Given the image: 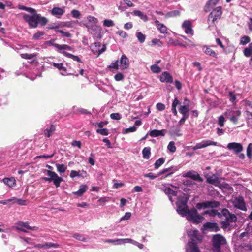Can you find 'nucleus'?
Listing matches in <instances>:
<instances>
[{
  "label": "nucleus",
  "mask_w": 252,
  "mask_h": 252,
  "mask_svg": "<svg viewBox=\"0 0 252 252\" xmlns=\"http://www.w3.org/2000/svg\"><path fill=\"white\" fill-rule=\"evenodd\" d=\"M227 148L230 150H233L236 154L240 153L243 149L242 145L236 142L229 143L228 144Z\"/></svg>",
  "instance_id": "obj_15"
},
{
  "label": "nucleus",
  "mask_w": 252,
  "mask_h": 252,
  "mask_svg": "<svg viewBox=\"0 0 252 252\" xmlns=\"http://www.w3.org/2000/svg\"><path fill=\"white\" fill-rule=\"evenodd\" d=\"M9 201H12L13 203H17L21 205H26V204L25 203V200H22L21 199L17 198L16 197H13L12 198H10L8 199Z\"/></svg>",
  "instance_id": "obj_39"
},
{
  "label": "nucleus",
  "mask_w": 252,
  "mask_h": 252,
  "mask_svg": "<svg viewBox=\"0 0 252 252\" xmlns=\"http://www.w3.org/2000/svg\"><path fill=\"white\" fill-rule=\"evenodd\" d=\"M107 124V121H102L99 123H93V125L95 126H98L99 128L103 127L105 125Z\"/></svg>",
  "instance_id": "obj_59"
},
{
  "label": "nucleus",
  "mask_w": 252,
  "mask_h": 252,
  "mask_svg": "<svg viewBox=\"0 0 252 252\" xmlns=\"http://www.w3.org/2000/svg\"><path fill=\"white\" fill-rule=\"evenodd\" d=\"M32 15H28L25 13L23 14V18L24 21L28 23L31 28H35L37 27L39 14L36 12Z\"/></svg>",
  "instance_id": "obj_4"
},
{
  "label": "nucleus",
  "mask_w": 252,
  "mask_h": 252,
  "mask_svg": "<svg viewBox=\"0 0 252 252\" xmlns=\"http://www.w3.org/2000/svg\"><path fill=\"white\" fill-rule=\"evenodd\" d=\"M36 54L33 53V54H28V53H24V54H21V57L23 59H31L33 58L34 57H35L36 56Z\"/></svg>",
  "instance_id": "obj_45"
},
{
  "label": "nucleus",
  "mask_w": 252,
  "mask_h": 252,
  "mask_svg": "<svg viewBox=\"0 0 252 252\" xmlns=\"http://www.w3.org/2000/svg\"><path fill=\"white\" fill-rule=\"evenodd\" d=\"M192 23L189 20H185L182 25V28L184 30L185 33L188 34L192 35L193 34V31L192 28Z\"/></svg>",
  "instance_id": "obj_14"
},
{
  "label": "nucleus",
  "mask_w": 252,
  "mask_h": 252,
  "mask_svg": "<svg viewBox=\"0 0 252 252\" xmlns=\"http://www.w3.org/2000/svg\"><path fill=\"white\" fill-rule=\"evenodd\" d=\"M220 0H209L204 7L205 11L208 12L210 11V9L217 4Z\"/></svg>",
  "instance_id": "obj_23"
},
{
  "label": "nucleus",
  "mask_w": 252,
  "mask_h": 252,
  "mask_svg": "<svg viewBox=\"0 0 252 252\" xmlns=\"http://www.w3.org/2000/svg\"><path fill=\"white\" fill-rule=\"evenodd\" d=\"M165 162V159L163 158H161L158 160H156L154 164V167L155 169H158L160 166H161Z\"/></svg>",
  "instance_id": "obj_43"
},
{
  "label": "nucleus",
  "mask_w": 252,
  "mask_h": 252,
  "mask_svg": "<svg viewBox=\"0 0 252 252\" xmlns=\"http://www.w3.org/2000/svg\"><path fill=\"white\" fill-rule=\"evenodd\" d=\"M150 147H145L142 150L143 157L144 158L148 159L150 158L151 154Z\"/></svg>",
  "instance_id": "obj_37"
},
{
  "label": "nucleus",
  "mask_w": 252,
  "mask_h": 252,
  "mask_svg": "<svg viewBox=\"0 0 252 252\" xmlns=\"http://www.w3.org/2000/svg\"><path fill=\"white\" fill-rule=\"evenodd\" d=\"M13 228L16 230L21 231L24 232H27L26 229H29L33 231H36L38 228L36 226L31 227L29 226L28 222L18 221L16 223L15 225L13 226Z\"/></svg>",
  "instance_id": "obj_7"
},
{
  "label": "nucleus",
  "mask_w": 252,
  "mask_h": 252,
  "mask_svg": "<svg viewBox=\"0 0 252 252\" xmlns=\"http://www.w3.org/2000/svg\"><path fill=\"white\" fill-rule=\"evenodd\" d=\"M4 184L9 187H13L16 185V180L14 177L4 178L2 180Z\"/></svg>",
  "instance_id": "obj_24"
},
{
  "label": "nucleus",
  "mask_w": 252,
  "mask_h": 252,
  "mask_svg": "<svg viewBox=\"0 0 252 252\" xmlns=\"http://www.w3.org/2000/svg\"><path fill=\"white\" fill-rule=\"evenodd\" d=\"M204 229L210 230V231L217 232L220 230L219 226L216 223L206 222L203 225Z\"/></svg>",
  "instance_id": "obj_19"
},
{
  "label": "nucleus",
  "mask_w": 252,
  "mask_h": 252,
  "mask_svg": "<svg viewBox=\"0 0 252 252\" xmlns=\"http://www.w3.org/2000/svg\"><path fill=\"white\" fill-rule=\"evenodd\" d=\"M187 234L190 238L186 246V252H200L198 246L202 239V236L196 229H191L187 231Z\"/></svg>",
  "instance_id": "obj_2"
},
{
  "label": "nucleus",
  "mask_w": 252,
  "mask_h": 252,
  "mask_svg": "<svg viewBox=\"0 0 252 252\" xmlns=\"http://www.w3.org/2000/svg\"><path fill=\"white\" fill-rule=\"evenodd\" d=\"M114 79L116 81H120L124 79V75L122 73H118L114 76Z\"/></svg>",
  "instance_id": "obj_54"
},
{
  "label": "nucleus",
  "mask_w": 252,
  "mask_h": 252,
  "mask_svg": "<svg viewBox=\"0 0 252 252\" xmlns=\"http://www.w3.org/2000/svg\"><path fill=\"white\" fill-rule=\"evenodd\" d=\"M220 203L217 201H205L202 203H198L196 204V208L198 209H201L202 208H213V207H217L219 206Z\"/></svg>",
  "instance_id": "obj_12"
},
{
  "label": "nucleus",
  "mask_w": 252,
  "mask_h": 252,
  "mask_svg": "<svg viewBox=\"0 0 252 252\" xmlns=\"http://www.w3.org/2000/svg\"><path fill=\"white\" fill-rule=\"evenodd\" d=\"M76 113L82 114H91V113L87 110L82 108H79L76 110Z\"/></svg>",
  "instance_id": "obj_64"
},
{
  "label": "nucleus",
  "mask_w": 252,
  "mask_h": 252,
  "mask_svg": "<svg viewBox=\"0 0 252 252\" xmlns=\"http://www.w3.org/2000/svg\"><path fill=\"white\" fill-rule=\"evenodd\" d=\"M38 24L40 23L42 26H44L47 23V20L46 18L44 17H41L39 14V17H38Z\"/></svg>",
  "instance_id": "obj_52"
},
{
  "label": "nucleus",
  "mask_w": 252,
  "mask_h": 252,
  "mask_svg": "<svg viewBox=\"0 0 252 252\" xmlns=\"http://www.w3.org/2000/svg\"><path fill=\"white\" fill-rule=\"evenodd\" d=\"M96 132L102 135L106 136L109 134L108 130L106 128H100L96 130Z\"/></svg>",
  "instance_id": "obj_51"
},
{
  "label": "nucleus",
  "mask_w": 252,
  "mask_h": 252,
  "mask_svg": "<svg viewBox=\"0 0 252 252\" xmlns=\"http://www.w3.org/2000/svg\"><path fill=\"white\" fill-rule=\"evenodd\" d=\"M103 26L106 27H113L114 26V23L111 20L105 19L103 21Z\"/></svg>",
  "instance_id": "obj_50"
},
{
  "label": "nucleus",
  "mask_w": 252,
  "mask_h": 252,
  "mask_svg": "<svg viewBox=\"0 0 252 252\" xmlns=\"http://www.w3.org/2000/svg\"><path fill=\"white\" fill-rule=\"evenodd\" d=\"M53 65L58 69V70L60 71V74L62 75H66L68 74L67 73L66 68L63 66V63H52Z\"/></svg>",
  "instance_id": "obj_22"
},
{
  "label": "nucleus",
  "mask_w": 252,
  "mask_h": 252,
  "mask_svg": "<svg viewBox=\"0 0 252 252\" xmlns=\"http://www.w3.org/2000/svg\"><path fill=\"white\" fill-rule=\"evenodd\" d=\"M217 142L211 140H203L201 142L196 144L195 146L191 147L193 150H196L197 149L204 148L209 146H216Z\"/></svg>",
  "instance_id": "obj_11"
},
{
  "label": "nucleus",
  "mask_w": 252,
  "mask_h": 252,
  "mask_svg": "<svg viewBox=\"0 0 252 252\" xmlns=\"http://www.w3.org/2000/svg\"><path fill=\"white\" fill-rule=\"evenodd\" d=\"M64 55L69 58H71L72 59H73L74 61H76L78 62H81L80 59H79V58L78 57V56H75V55H72L70 53H64Z\"/></svg>",
  "instance_id": "obj_47"
},
{
  "label": "nucleus",
  "mask_w": 252,
  "mask_h": 252,
  "mask_svg": "<svg viewBox=\"0 0 252 252\" xmlns=\"http://www.w3.org/2000/svg\"><path fill=\"white\" fill-rule=\"evenodd\" d=\"M243 53H247L249 54L252 53V42L249 44L247 47L244 49Z\"/></svg>",
  "instance_id": "obj_62"
},
{
  "label": "nucleus",
  "mask_w": 252,
  "mask_h": 252,
  "mask_svg": "<svg viewBox=\"0 0 252 252\" xmlns=\"http://www.w3.org/2000/svg\"><path fill=\"white\" fill-rule=\"evenodd\" d=\"M182 46L184 47H194L195 44L192 41L188 40L187 42H185L184 44H182Z\"/></svg>",
  "instance_id": "obj_53"
},
{
  "label": "nucleus",
  "mask_w": 252,
  "mask_h": 252,
  "mask_svg": "<svg viewBox=\"0 0 252 252\" xmlns=\"http://www.w3.org/2000/svg\"><path fill=\"white\" fill-rule=\"evenodd\" d=\"M71 14L73 18H78L81 15L80 12L75 9H73L71 11Z\"/></svg>",
  "instance_id": "obj_55"
},
{
  "label": "nucleus",
  "mask_w": 252,
  "mask_h": 252,
  "mask_svg": "<svg viewBox=\"0 0 252 252\" xmlns=\"http://www.w3.org/2000/svg\"><path fill=\"white\" fill-rule=\"evenodd\" d=\"M220 218L224 219L229 222H235L237 220V217L234 214H231L226 209H223L220 215Z\"/></svg>",
  "instance_id": "obj_10"
},
{
  "label": "nucleus",
  "mask_w": 252,
  "mask_h": 252,
  "mask_svg": "<svg viewBox=\"0 0 252 252\" xmlns=\"http://www.w3.org/2000/svg\"><path fill=\"white\" fill-rule=\"evenodd\" d=\"M44 34V32L41 31H38L33 36V39L34 40H37L39 39L40 37Z\"/></svg>",
  "instance_id": "obj_57"
},
{
  "label": "nucleus",
  "mask_w": 252,
  "mask_h": 252,
  "mask_svg": "<svg viewBox=\"0 0 252 252\" xmlns=\"http://www.w3.org/2000/svg\"><path fill=\"white\" fill-rule=\"evenodd\" d=\"M45 249H49L51 248H58L59 245L57 243L47 242L44 244Z\"/></svg>",
  "instance_id": "obj_49"
},
{
  "label": "nucleus",
  "mask_w": 252,
  "mask_h": 252,
  "mask_svg": "<svg viewBox=\"0 0 252 252\" xmlns=\"http://www.w3.org/2000/svg\"><path fill=\"white\" fill-rule=\"evenodd\" d=\"M47 175L48 177H44L43 179L45 181L49 182L53 181L57 188L60 186L61 182L63 180L62 178L59 177L55 172L51 170H47Z\"/></svg>",
  "instance_id": "obj_5"
},
{
  "label": "nucleus",
  "mask_w": 252,
  "mask_h": 252,
  "mask_svg": "<svg viewBox=\"0 0 252 252\" xmlns=\"http://www.w3.org/2000/svg\"><path fill=\"white\" fill-rule=\"evenodd\" d=\"M251 41V38L249 36L244 35L240 38V44L242 45H245L247 44L250 43Z\"/></svg>",
  "instance_id": "obj_38"
},
{
  "label": "nucleus",
  "mask_w": 252,
  "mask_h": 252,
  "mask_svg": "<svg viewBox=\"0 0 252 252\" xmlns=\"http://www.w3.org/2000/svg\"><path fill=\"white\" fill-rule=\"evenodd\" d=\"M222 14V7L221 6L216 7L209 15L208 22H211L212 24H215L217 20L220 19Z\"/></svg>",
  "instance_id": "obj_6"
},
{
  "label": "nucleus",
  "mask_w": 252,
  "mask_h": 252,
  "mask_svg": "<svg viewBox=\"0 0 252 252\" xmlns=\"http://www.w3.org/2000/svg\"><path fill=\"white\" fill-rule=\"evenodd\" d=\"M173 167H170L169 168H165L163 169L162 171H160L158 173V175L160 176L161 175L167 173V176H169L173 174L175 170L173 169Z\"/></svg>",
  "instance_id": "obj_33"
},
{
  "label": "nucleus",
  "mask_w": 252,
  "mask_h": 252,
  "mask_svg": "<svg viewBox=\"0 0 252 252\" xmlns=\"http://www.w3.org/2000/svg\"><path fill=\"white\" fill-rule=\"evenodd\" d=\"M241 114V111L239 110H236V111H230V112H226L225 113V115L226 116H227V115L231 116L229 119L234 124H236L237 123L239 117L240 116Z\"/></svg>",
  "instance_id": "obj_16"
},
{
  "label": "nucleus",
  "mask_w": 252,
  "mask_h": 252,
  "mask_svg": "<svg viewBox=\"0 0 252 252\" xmlns=\"http://www.w3.org/2000/svg\"><path fill=\"white\" fill-rule=\"evenodd\" d=\"M118 63L120 64V68L121 70L127 69L129 66V61L126 55H123Z\"/></svg>",
  "instance_id": "obj_17"
},
{
  "label": "nucleus",
  "mask_w": 252,
  "mask_h": 252,
  "mask_svg": "<svg viewBox=\"0 0 252 252\" xmlns=\"http://www.w3.org/2000/svg\"><path fill=\"white\" fill-rule=\"evenodd\" d=\"M189 198L187 195L182 194L178 197L176 202L177 212L182 217H186L188 220L194 223H199L202 222L203 217L197 214V211L195 208L189 210L187 205Z\"/></svg>",
  "instance_id": "obj_1"
},
{
  "label": "nucleus",
  "mask_w": 252,
  "mask_h": 252,
  "mask_svg": "<svg viewBox=\"0 0 252 252\" xmlns=\"http://www.w3.org/2000/svg\"><path fill=\"white\" fill-rule=\"evenodd\" d=\"M56 48L57 49V51L60 53H61L64 55V53H67L64 51V50H71V47L68 45L66 44H62V45H56Z\"/></svg>",
  "instance_id": "obj_26"
},
{
  "label": "nucleus",
  "mask_w": 252,
  "mask_h": 252,
  "mask_svg": "<svg viewBox=\"0 0 252 252\" xmlns=\"http://www.w3.org/2000/svg\"><path fill=\"white\" fill-rule=\"evenodd\" d=\"M149 134L151 137H156L159 136H164L165 135V130H157L154 129L153 130L150 131L149 132Z\"/></svg>",
  "instance_id": "obj_27"
},
{
  "label": "nucleus",
  "mask_w": 252,
  "mask_h": 252,
  "mask_svg": "<svg viewBox=\"0 0 252 252\" xmlns=\"http://www.w3.org/2000/svg\"><path fill=\"white\" fill-rule=\"evenodd\" d=\"M184 105L180 106L179 108V112L182 114V116H185L187 117H189V107L190 101L188 100L187 98L184 99Z\"/></svg>",
  "instance_id": "obj_13"
},
{
  "label": "nucleus",
  "mask_w": 252,
  "mask_h": 252,
  "mask_svg": "<svg viewBox=\"0 0 252 252\" xmlns=\"http://www.w3.org/2000/svg\"><path fill=\"white\" fill-rule=\"evenodd\" d=\"M65 7H54L51 10V14L57 18H60L65 12Z\"/></svg>",
  "instance_id": "obj_18"
},
{
  "label": "nucleus",
  "mask_w": 252,
  "mask_h": 252,
  "mask_svg": "<svg viewBox=\"0 0 252 252\" xmlns=\"http://www.w3.org/2000/svg\"><path fill=\"white\" fill-rule=\"evenodd\" d=\"M151 71L154 73H159L161 72V68L157 64H155L150 66Z\"/></svg>",
  "instance_id": "obj_40"
},
{
  "label": "nucleus",
  "mask_w": 252,
  "mask_h": 252,
  "mask_svg": "<svg viewBox=\"0 0 252 252\" xmlns=\"http://www.w3.org/2000/svg\"><path fill=\"white\" fill-rule=\"evenodd\" d=\"M18 8L20 10L27 11L29 12L30 13H31V14H34L35 12V10L34 9L32 8H30V7H27L24 6L23 5H19L18 6Z\"/></svg>",
  "instance_id": "obj_44"
},
{
  "label": "nucleus",
  "mask_w": 252,
  "mask_h": 252,
  "mask_svg": "<svg viewBox=\"0 0 252 252\" xmlns=\"http://www.w3.org/2000/svg\"><path fill=\"white\" fill-rule=\"evenodd\" d=\"M152 43L153 45H157L159 47H161L163 45V43L160 40L158 39H153L152 40Z\"/></svg>",
  "instance_id": "obj_60"
},
{
  "label": "nucleus",
  "mask_w": 252,
  "mask_h": 252,
  "mask_svg": "<svg viewBox=\"0 0 252 252\" xmlns=\"http://www.w3.org/2000/svg\"><path fill=\"white\" fill-rule=\"evenodd\" d=\"M117 241H121L123 243V244L129 243H131L133 244L134 240H133L131 239H129V238H125V239H117Z\"/></svg>",
  "instance_id": "obj_56"
},
{
  "label": "nucleus",
  "mask_w": 252,
  "mask_h": 252,
  "mask_svg": "<svg viewBox=\"0 0 252 252\" xmlns=\"http://www.w3.org/2000/svg\"><path fill=\"white\" fill-rule=\"evenodd\" d=\"M90 49L93 54H97V56H98L106 50V47L105 45L101 46V44L98 42L91 44Z\"/></svg>",
  "instance_id": "obj_9"
},
{
  "label": "nucleus",
  "mask_w": 252,
  "mask_h": 252,
  "mask_svg": "<svg viewBox=\"0 0 252 252\" xmlns=\"http://www.w3.org/2000/svg\"><path fill=\"white\" fill-rule=\"evenodd\" d=\"M56 130L54 125H51L49 128H47L44 131V134L47 137H50Z\"/></svg>",
  "instance_id": "obj_31"
},
{
  "label": "nucleus",
  "mask_w": 252,
  "mask_h": 252,
  "mask_svg": "<svg viewBox=\"0 0 252 252\" xmlns=\"http://www.w3.org/2000/svg\"><path fill=\"white\" fill-rule=\"evenodd\" d=\"M155 23L157 28L161 33H167V28L163 24L160 23L158 20H156Z\"/></svg>",
  "instance_id": "obj_29"
},
{
  "label": "nucleus",
  "mask_w": 252,
  "mask_h": 252,
  "mask_svg": "<svg viewBox=\"0 0 252 252\" xmlns=\"http://www.w3.org/2000/svg\"><path fill=\"white\" fill-rule=\"evenodd\" d=\"M160 80L161 82L172 83L173 78L169 72L165 71L161 74Z\"/></svg>",
  "instance_id": "obj_20"
},
{
  "label": "nucleus",
  "mask_w": 252,
  "mask_h": 252,
  "mask_svg": "<svg viewBox=\"0 0 252 252\" xmlns=\"http://www.w3.org/2000/svg\"><path fill=\"white\" fill-rule=\"evenodd\" d=\"M212 241L213 252H220L221 247L226 243L225 238L222 235L219 234L213 235Z\"/></svg>",
  "instance_id": "obj_3"
},
{
  "label": "nucleus",
  "mask_w": 252,
  "mask_h": 252,
  "mask_svg": "<svg viewBox=\"0 0 252 252\" xmlns=\"http://www.w3.org/2000/svg\"><path fill=\"white\" fill-rule=\"evenodd\" d=\"M88 189L87 186L85 185H81L80 186L79 189L75 192H73L74 194L77 195L78 196H81L83 194L86 192Z\"/></svg>",
  "instance_id": "obj_32"
},
{
  "label": "nucleus",
  "mask_w": 252,
  "mask_h": 252,
  "mask_svg": "<svg viewBox=\"0 0 252 252\" xmlns=\"http://www.w3.org/2000/svg\"><path fill=\"white\" fill-rule=\"evenodd\" d=\"M183 176L184 177L190 178L193 179L194 180H197L199 181H202V179L200 176V175L198 174H197L192 171H190L187 172V173H185Z\"/></svg>",
  "instance_id": "obj_21"
},
{
  "label": "nucleus",
  "mask_w": 252,
  "mask_h": 252,
  "mask_svg": "<svg viewBox=\"0 0 252 252\" xmlns=\"http://www.w3.org/2000/svg\"><path fill=\"white\" fill-rule=\"evenodd\" d=\"M136 36L140 43H142L145 41L146 36L142 32H137L136 33Z\"/></svg>",
  "instance_id": "obj_41"
},
{
  "label": "nucleus",
  "mask_w": 252,
  "mask_h": 252,
  "mask_svg": "<svg viewBox=\"0 0 252 252\" xmlns=\"http://www.w3.org/2000/svg\"><path fill=\"white\" fill-rule=\"evenodd\" d=\"M225 119L223 116H220L218 118V125L222 127L224 126Z\"/></svg>",
  "instance_id": "obj_63"
},
{
  "label": "nucleus",
  "mask_w": 252,
  "mask_h": 252,
  "mask_svg": "<svg viewBox=\"0 0 252 252\" xmlns=\"http://www.w3.org/2000/svg\"><path fill=\"white\" fill-rule=\"evenodd\" d=\"M203 215L205 214H208L211 217H215L216 216H218L220 217V213L218 212L217 210L215 209H211L210 210H207L206 211H204L203 213H202Z\"/></svg>",
  "instance_id": "obj_34"
},
{
  "label": "nucleus",
  "mask_w": 252,
  "mask_h": 252,
  "mask_svg": "<svg viewBox=\"0 0 252 252\" xmlns=\"http://www.w3.org/2000/svg\"><path fill=\"white\" fill-rule=\"evenodd\" d=\"M202 49L204 53L208 55L212 56L213 57L217 58V55L215 52L211 49L210 47L207 46H202Z\"/></svg>",
  "instance_id": "obj_28"
},
{
  "label": "nucleus",
  "mask_w": 252,
  "mask_h": 252,
  "mask_svg": "<svg viewBox=\"0 0 252 252\" xmlns=\"http://www.w3.org/2000/svg\"><path fill=\"white\" fill-rule=\"evenodd\" d=\"M73 237L79 241L85 242L87 241L86 238L84 237L83 235L78 233H75L73 235Z\"/></svg>",
  "instance_id": "obj_48"
},
{
  "label": "nucleus",
  "mask_w": 252,
  "mask_h": 252,
  "mask_svg": "<svg viewBox=\"0 0 252 252\" xmlns=\"http://www.w3.org/2000/svg\"><path fill=\"white\" fill-rule=\"evenodd\" d=\"M207 181L209 183L214 185L216 186H218L219 184V178L215 174L208 176L207 177Z\"/></svg>",
  "instance_id": "obj_25"
},
{
  "label": "nucleus",
  "mask_w": 252,
  "mask_h": 252,
  "mask_svg": "<svg viewBox=\"0 0 252 252\" xmlns=\"http://www.w3.org/2000/svg\"><path fill=\"white\" fill-rule=\"evenodd\" d=\"M163 191L168 195H173L176 196L178 195V192L173 190L171 188L169 187L164 186L162 189Z\"/></svg>",
  "instance_id": "obj_30"
},
{
  "label": "nucleus",
  "mask_w": 252,
  "mask_h": 252,
  "mask_svg": "<svg viewBox=\"0 0 252 252\" xmlns=\"http://www.w3.org/2000/svg\"><path fill=\"white\" fill-rule=\"evenodd\" d=\"M167 149L172 153H174L176 151V147L175 145V142L174 141H170L169 143L167 146Z\"/></svg>",
  "instance_id": "obj_46"
},
{
  "label": "nucleus",
  "mask_w": 252,
  "mask_h": 252,
  "mask_svg": "<svg viewBox=\"0 0 252 252\" xmlns=\"http://www.w3.org/2000/svg\"><path fill=\"white\" fill-rule=\"evenodd\" d=\"M57 171L60 173H63L67 169V167L63 164H56Z\"/></svg>",
  "instance_id": "obj_42"
},
{
  "label": "nucleus",
  "mask_w": 252,
  "mask_h": 252,
  "mask_svg": "<svg viewBox=\"0 0 252 252\" xmlns=\"http://www.w3.org/2000/svg\"><path fill=\"white\" fill-rule=\"evenodd\" d=\"M80 172H77L75 170H71L70 173V177L72 178H74L75 177H82V174L79 173Z\"/></svg>",
  "instance_id": "obj_58"
},
{
  "label": "nucleus",
  "mask_w": 252,
  "mask_h": 252,
  "mask_svg": "<svg viewBox=\"0 0 252 252\" xmlns=\"http://www.w3.org/2000/svg\"><path fill=\"white\" fill-rule=\"evenodd\" d=\"M180 15V12L179 10H175L169 11L167 12L165 15V17L167 18L170 17H175L178 16Z\"/></svg>",
  "instance_id": "obj_35"
},
{
  "label": "nucleus",
  "mask_w": 252,
  "mask_h": 252,
  "mask_svg": "<svg viewBox=\"0 0 252 252\" xmlns=\"http://www.w3.org/2000/svg\"><path fill=\"white\" fill-rule=\"evenodd\" d=\"M133 15L139 17L142 20L146 21L148 20L147 16L139 10H134Z\"/></svg>",
  "instance_id": "obj_36"
},
{
  "label": "nucleus",
  "mask_w": 252,
  "mask_h": 252,
  "mask_svg": "<svg viewBox=\"0 0 252 252\" xmlns=\"http://www.w3.org/2000/svg\"><path fill=\"white\" fill-rule=\"evenodd\" d=\"M232 203L235 208L244 211L247 210L246 203L243 197H235L232 200Z\"/></svg>",
  "instance_id": "obj_8"
},
{
  "label": "nucleus",
  "mask_w": 252,
  "mask_h": 252,
  "mask_svg": "<svg viewBox=\"0 0 252 252\" xmlns=\"http://www.w3.org/2000/svg\"><path fill=\"white\" fill-rule=\"evenodd\" d=\"M131 214L130 212L126 213L125 215L120 219V222L123 220H128L130 219Z\"/></svg>",
  "instance_id": "obj_61"
}]
</instances>
